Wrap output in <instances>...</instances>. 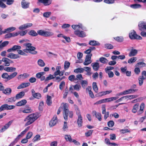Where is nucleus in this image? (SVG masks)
I'll use <instances>...</instances> for the list:
<instances>
[{
    "label": "nucleus",
    "mask_w": 146,
    "mask_h": 146,
    "mask_svg": "<svg viewBox=\"0 0 146 146\" xmlns=\"http://www.w3.org/2000/svg\"><path fill=\"white\" fill-rule=\"evenodd\" d=\"M8 57L11 59H17L20 57L19 55L18 54H15L13 53H10L7 56Z\"/></svg>",
    "instance_id": "nucleus-18"
},
{
    "label": "nucleus",
    "mask_w": 146,
    "mask_h": 146,
    "mask_svg": "<svg viewBox=\"0 0 146 146\" xmlns=\"http://www.w3.org/2000/svg\"><path fill=\"white\" fill-rule=\"evenodd\" d=\"M120 132L121 133L124 134L127 133H130V130L127 129H124L121 130Z\"/></svg>",
    "instance_id": "nucleus-50"
},
{
    "label": "nucleus",
    "mask_w": 146,
    "mask_h": 146,
    "mask_svg": "<svg viewBox=\"0 0 146 146\" xmlns=\"http://www.w3.org/2000/svg\"><path fill=\"white\" fill-rule=\"evenodd\" d=\"M139 104H136L133 106L132 110V112L133 113H135L138 109Z\"/></svg>",
    "instance_id": "nucleus-38"
},
{
    "label": "nucleus",
    "mask_w": 146,
    "mask_h": 146,
    "mask_svg": "<svg viewBox=\"0 0 146 146\" xmlns=\"http://www.w3.org/2000/svg\"><path fill=\"white\" fill-rule=\"evenodd\" d=\"M51 13L50 12H45L43 13V16L45 17L48 18L50 16Z\"/></svg>",
    "instance_id": "nucleus-57"
},
{
    "label": "nucleus",
    "mask_w": 146,
    "mask_h": 146,
    "mask_svg": "<svg viewBox=\"0 0 146 146\" xmlns=\"http://www.w3.org/2000/svg\"><path fill=\"white\" fill-rule=\"evenodd\" d=\"M92 88L91 87L88 86L86 89V90H88L90 97L92 98H94V96L92 92L91 91Z\"/></svg>",
    "instance_id": "nucleus-23"
},
{
    "label": "nucleus",
    "mask_w": 146,
    "mask_h": 146,
    "mask_svg": "<svg viewBox=\"0 0 146 146\" xmlns=\"http://www.w3.org/2000/svg\"><path fill=\"white\" fill-rule=\"evenodd\" d=\"M78 110V111L76 112V114L78 115V119L77 121V123L79 127H80L82 126V116L81 115L80 110Z\"/></svg>",
    "instance_id": "nucleus-6"
},
{
    "label": "nucleus",
    "mask_w": 146,
    "mask_h": 146,
    "mask_svg": "<svg viewBox=\"0 0 146 146\" xmlns=\"http://www.w3.org/2000/svg\"><path fill=\"white\" fill-rule=\"evenodd\" d=\"M36 115L33 113L27 116L25 118L24 121H27L25 124V126H27L33 123L37 118Z\"/></svg>",
    "instance_id": "nucleus-3"
},
{
    "label": "nucleus",
    "mask_w": 146,
    "mask_h": 146,
    "mask_svg": "<svg viewBox=\"0 0 146 146\" xmlns=\"http://www.w3.org/2000/svg\"><path fill=\"white\" fill-rule=\"evenodd\" d=\"M28 34L33 36H36L39 35L44 37H49L54 35L53 33L52 32L44 31L43 30H38L37 31V33L35 30H31L28 33Z\"/></svg>",
    "instance_id": "nucleus-1"
},
{
    "label": "nucleus",
    "mask_w": 146,
    "mask_h": 146,
    "mask_svg": "<svg viewBox=\"0 0 146 146\" xmlns=\"http://www.w3.org/2000/svg\"><path fill=\"white\" fill-rule=\"evenodd\" d=\"M105 47L106 48L109 49H112L113 48V46L110 44H105Z\"/></svg>",
    "instance_id": "nucleus-55"
},
{
    "label": "nucleus",
    "mask_w": 146,
    "mask_h": 146,
    "mask_svg": "<svg viewBox=\"0 0 146 146\" xmlns=\"http://www.w3.org/2000/svg\"><path fill=\"white\" fill-rule=\"evenodd\" d=\"M55 77L53 76V75H51V74H50L46 78L45 80V82H46L47 81L52 79H53Z\"/></svg>",
    "instance_id": "nucleus-44"
},
{
    "label": "nucleus",
    "mask_w": 146,
    "mask_h": 146,
    "mask_svg": "<svg viewBox=\"0 0 146 146\" xmlns=\"http://www.w3.org/2000/svg\"><path fill=\"white\" fill-rule=\"evenodd\" d=\"M63 106L62 107V109L63 110V115L64 118L65 120L67 121L68 120V117L69 114V117L72 118L73 116V113L72 111H69L68 109V104L66 103H62Z\"/></svg>",
    "instance_id": "nucleus-2"
},
{
    "label": "nucleus",
    "mask_w": 146,
    "mask_h": 146,
    "mask_svg": "<svg viewBox=\"0 0 146 146\" xmlns=\"http://www.w3.org/2000/svg\"><path fill=\"white\" fill-rule=\"evenodd\" d=\"M25 95V92L23 91H22L16 94L15 97L17 100H18L22 98Z\"/></svg>",
    "instance_id": "nucleus-24"
},
{
    "label": "nucleus",
    "mask_w": 146,
    "mask_h": 146,
    "mask_svg": "<svg viewBox=\"0 0 146 146\" xmlns=\"http://www.w3.org/2000/svg\"><path fill=\"white\" fill-rule=\"evenodd\" d=\"M84 70H85L86 72V74L88 76H90L92 74L91 72V69L90 67H84Z\"/></svg>",
    "instance_id": "nucleus-30"
},
{
    "label": "nucleus",
    "mask_w": 146,
    "mask_h": 146,
    "mask_svg": "<svg viewBox=\"0 0 146 146\" xmlns=\"http://www.w3.org/2000/svg\"><path fill=\"white\" fill-rule=\"evenodd\" d=\"M138 96L137 95H131L126 96V98L127 99L129 98V99H133L136 98L138 97Z\"/></svg>",
    "instance_id": "nucleus-47"
},
{
    "label": "nucleus",
    "mask_w": 146,
    "mask_h": 146,
    "mask_svg": "<svg viewBox=\"0 0 146 146\" xmlns=\"http://www.w3.org/2000/svg\"><path fill=\"white\" fill-rule=\"evenodd\" d=\"M1 77L3 79H7V80H10L9 76L7 73H3L1 75Z\"/></svg>",
    "instance_id": "nucleus-34"
},
{
    "label": "nucleus",
    "mask_w": 146,
    "mask_h": 146,
    "mask_svg": "<svg viewBox=\"0 0 146 146\" xmlns=\"http://www.w3.org/2000/svg\"><path fill=\"white\" fill-rule=\"evenodd\" d=\"M17 100L15 97L10 98L8 99V102H14Z\"/></svg>",
    "instance_id": "nucleus-63"
},
{
    "label": "nucleus",
    "mask_w": 146,
    "mask_h": 146,
    "mask_svg": "<svg viewBox=\"0 0 146 146\" xmlns=\"http://www.w3.org/2000/svg\"><path fill=\"white\" fill-rule=\"evenodd\" d=\"M13 122V120H11L8 122L1 129V132H3L8 129L11 125Z\"/></svg>",
    "instance_id": "nucleus-12"
},
{
    "label": "nucleus",
    "mask_w": 146,
    "mask_h": 146,
    "mask_svg": "<svg viewBox=\"0 0 146 146\" xmlns=\"http://www.w3.org/2000/svg\"><path fill=\"white\" fill-rule=\"evenodd\" d=\"M99 60L101 63L103 64H105L108 62V60L106 58L103 57L100 58Z\"/></svg>",
    "instance_id": "nucleus-48"
},
{
    "label": "nucleus",
    "mask_w": 146,
    "mask_h": 146,
    "mask_svg": "<svg viewBox=\"0 0 146 146\" xmlns=\"http://www.w3.org/2000/svg\"><path fill=\"white\" fill-rule=\"evenodd\" d=\"M29 2L26 0H22L21 2V5L22 8L24 9H27L29 7Z\"/></svg>",
    "instance_id": "nucleus-8"
},
{
    "label": "nucleus",
    "mask_w": 146,
    "mask_h": 146,
    "mask_svg": "<svg viewBox=\"0 0 146 146\" xmlns=\"http://www.w3.org/2000/svg\"><path fill=\"white\" fill-rule=\"evenodd\" d=\"M118 98V97H112L108 98H106L103 99L101 100V102L102 103H104L106 102H110L113 100H116Z\"/></svg>",
    "instance_id": "nucleus-10"
},
{
    "label": "nucleus",
    "mask_w": 146,
    "mask_h": 146,
    "mask_svg": "<svg viewBox=\"0 0 146 146\" xmlns=\"http://www.w3.org/2000/svg\"><path fill=\"white\" fill-rule=\"evenodd\" d=\"M114 122L112 120H110L108 123V125L109 127H112L114 125Z\"/></svg>",
    "instance_id": "nucleus-60"
},
{
    "label": "nucleus",
    "mask_w": 146,
    "mask_h": 146,
    "mask_svg": "<svg viewBox=\"0 0 146 146\" xmlns=\"http://www.w3.org/2000/svg\"><path fill=\"white\" fill-rule=\"evenodd\" d=\"M137 89H129L125 90L124 91L125 95L133 93L135 92H137Z\"/></svg>",
    "instance_id": "nucleus-26"
},
{
    "label": "nucleus",
    "mask_w": 146,
    "mask_h": 146,
    "mask_svg": "<svg viewBox=\"0 0 146 146\" xmlns=\"http://www.w3.org/2000/svg\"><path fill=\"white\" fill-rule=\"evenodd\" d=\"M145 78H144L143 76H140L138 78L139 83L140 86H141L143 82V80Z\"/></svg>",
    "instance_id": "nucleus-32"
},
{
    "label": "nucleus",
    "mask_w": 146,
    "mask_h": 146,
    "mask_svg": "<svg viewBox=\"0 0 146 146\" xmlns=\"http://www.w3.org/2000/svg\"><path fill=\"white\" fill-rule=\"evenodd\" d=\"M7 104L3 105L0 107V112L5 110H7Z\"/></svg>",
    "instance_id": "nucleus-52"
},
{
    "label": "nucleus",
    "mask_w": 146,
    "mask_h": 146,
    "mask_svg": "<svg viewBox=\"0 0 146 146\" xmlns=\"http://www.w3.org/2000/svg\"><path fill=\"white\" fill-rule=\"evenodd\" d=\"M8 41H5L3 42L2 43L0 44V48L2 49L3 47L9 44Z\"/></svg>",
    "instance_id": "nucleus-42"
},
{
    "label": "nucleus",
    "mask_w": 146,
    "mask_h": 146,
    "mask_svg": "<svg viewBox=\"0 0 146 146\" xmlns=\"http://www.w3.org/2000/svg\"><path fill=\"white\" fill-rule=\"evenodd\" d=\"M91 66L92 67L93 70L96 71H97L100 68L99 64L97 62L92 63Z\"/></svg>",
    "instance_id": "nucleus-15"
},
{
    "label": "nucleus",
    "mask_w": 146,
    "mask_h": 146,
    "mask_svg": "<svg viewBox=\"0 0 146 146\" xmlns=\"http://www.w3.org/2000/svg\"><path fill=\"white\" fill-rule=\"evenodd\" d=\"M115 0H104V2L107 4H111L114 3Z\"/></svg>",
    "instance_id": "nucleus-51"
},
{
    "label": "nucleus",
    "mask_w": 146,
    "mask_h": 146,
    "mask_svg": "<svg viewBox=\"0 0 146 146\" xmlns=\"http://www.w3.org/2000/svg\"><path fill=\"white\" fill-rule=\"evenodd\" d=\"M74 88L75 90L78 91L81 88V87L80 85L76 84L74 86Z\"/></svg>",
    "instance_id": "nucleus-64"
},
{
    "label": "nucleus",
    "mask_w": 146,
    "mask_h": 146,
    "mask_svg": "<svg viewBox=\"0 0 146 146\" xmlns=\"http://www.w3.org/2000/svg\"><path fill=\"white\" fill-rule=\"evenodd\" d=\"M21 47L20 46L15 45L13 46V47L11 48L8 49L7 51L8 52H11L12 51H15L17 49H21Z\"/></svg>",
    "instance_id": "nucleus-19"
},
{
    "label": "nucleus",
    "mask_w": 146,
    "mask_h": 146,
    "mask_svg": "<svg viewBox=\"0 0 146 146\" xmlns=\"http://www.w3.org/2000/svg\"><path fill=\"white\" fill-rule=\"evenodd\" d=\"M74 34L80 37H84L86 36V34L83 31H80L79 30H76L74 32Z\"/></svg>",
    "instance_id": "nucleus-9"
},
{
    "label": "nucleus",
    "mask_w": 146,
    "mask_h": 146,
    "mask_svg": "<svg viewBox=\"0 0 146 146\" xmlns=\"http://www.w3.org/2000/svg\"><path fill=\"white\" fill-rule=\"evenodd\" d=\"M40 136L39 135H36L33 138V141L34 142H35L38 140H40Z\"/></svg>",
    "instance_id": "nucleus-46"
},
{
    "label": "nucleus",
    "mask_w": 146,
    "mask_h": 146,
    "mask_svg": "<svg viewBox=\"0 0 146 146\" xmlns=\"http://www.w3.org/2000/svg\"><path fill=\"white\" fill-rule=\"evenodd\" d=\"M93 130H89L87 132L85 133V136L86 137H88L91 136L93 133Z\"/></svg>",
    "instance_id": "nucleus-53"
},
{
    "label": "nucleus",
    "mask_w": 146,
    "mask_h": 146,
    "mask_svg": "<svg viewBox=\"0 0 146 146\" xmlns=\"http://www.w3.org/2000/svg\"><path fill=\"white\" fill-rule=\"evenodd\" d=\"M30 85V84L29 82L22 83L18 86L17 89H20L22 88H23L29 86Z\"/></svg>",
    "instance_id": "nucleus-16"
},
{
    "label": "nucleus",
    "mask_w": 146,
    "mask_h": 146,
    "mask_svg": "<svg viewBox=\"0 0 146 146\" xmlns=\"http://www.w3.org/2000/svg\"><path fill=\"white\" fill-rule=\"evenodd\" d=\"M68 94V87H66L65 89V92L63 94V98L64 99H65L67 97V95Z\"/></svg>",
    "instance_id": "nucleus-54"
},
{
    "label": "nucleus",
    "mask_w": 146,
    "mask_h": 146,
    "mask_svg": "<svg viewBox=\"0 0 146 146\" xmlns=\"http://www.w3.org/2000/svg\"><path fill=\"white\" fill-rule=\"evenodd\" d=\"M130 7L134 9H136L140 8L141 7V5L138 4H134L131 5Z\"/></svg>",
    "instance_id": "nucleus-33"
},
{
    "label": "nucleus",
    "mask_w": 146,
    "mask_h": 146,
    "mask_svg": "<svg viewBox=\"0 0 146 146\" xmlns=\"http://www.w3.org/2000/svg\"><path fill=\"white\" fill-rule=\"evenodd\" d=\"M27 102L26 100L23 99L17 102L16 104V106H24L26 104Z\"/></svg>",
    "instance_id": "nucleus-17"
},
{
    "label": "nucleus",
    "mask_w": 146,
    "mask_h": 146,
    "mask_svg": "<svg viewBox=\"0 0 146 146\" xmlns=\"http://www.w3.org/2000/svg\"><path fill=\"white\" fill-rule=\"evenodd\" d=\"M33 97L35 98L40 99L41 97V94L39 93H36L35 94Z\"/></svg>",
    "instance_id": "nucleus-56"
},
{
    "label": "nucleus",
    "mask_w": 146,
    "mask_h": 146,
    "mask_svg": "<svg viewBox=\"0 0 146 146\" xmlns=\"http://www.w3.org/2000/svg\"><path fill=\"white\" fill-rule=\"evenodd\" d=\"M70 64L69 62L66 61L64 62V69L65 70L68 69L69 67Z\"/></svg>",
    "instance_id": "nucleus-49"
},
{
    "label": "nucleus",
    "mask_w": 146,
    "mask_h": 146,
    "mask_svg": "<svg viewBox=\"0 0 146 146\" xmlns=\"http://www.w3.org/2000/svg\"><path fill=\"white\" fill-rule=\"evenodd\" d=\"M65 85V82L64 81H62L60 84L59 86V89L61 90H62L64 86Z\"/></svg>",
    "instance_id": "nucleus-58"
},
{
    "label": "nucleus",
    "mask_w": 146,
    "mask_h": 146,
    "mask_svg": "<svg viewBox=\"0 0 146 146\" xmlns=\"http://www.w3.org/2000/svg\"><path fill=\"white\" fill-rule=\"evenodd\" d=\"M69 80L71 82H74L75 83L78 82V81L76 82L77 80V78H75V76L74 75H71L68 78Z\"/></svg>",
    "instance_id": "nucleus-29"
},
{
    "label": "nucleus",
    "mask_w": 146,
    "mask_h": 146,
    "mask_svg": "<svg viewBox=\"0 0 146 146\" xmlns=\"http://www.w3.org/2000/svg\"><path fill=\"white\" fill-rule=\"evenodd\" d=\"M17 72H14L9 75L10 80L15 77L17 75Z\"/></svg>",
    "instance_id": "nucleus-61"
},
{
    "label": "nucleus",
    "mask_w": 146,
    "mask_h": 146,
    "mask_svg": "<svg viewBox=\"0 0 146 146\" xmlns=\"http://www.w3.org/2000/svg\"><path fill=\"white\" fill-rule=\"evenodd\" d=\"M89 44L90 45L96 46L99 45L100 43L98 42L95 40H91L89 41Z\"/></svg>",
    "instance_id": "nucleus-28"
},
{
    "label": "nucleus",
    "mask_w": 146,
    "mask_h": 146,
    "mask_svg": "<svg viewBox=\"0 0 146 146\" xmlns=\"http://www.w3.org/2000/svg\"><path fill=\"white\" fill-rule=\"evenodd\" d=\"M114 38L116 41L119 42H122L124 40V38L123 36H117L114 37Z\"/></svg>",
    "instance_id": "nucleus-37"
},
{
    "label": "nucleus",
    "mask_w": 146,
    "mask_h": 146,
    "mask_svg": "<svg viewBox=\"0 0 146 146\" xmlns=\"http://www.w3.org/2000/svg\"><path fill=\"white\" fill-rule=\"evenodd\" d=\"M105 95L104 91L99 92L96 94V96L97 97H100Z\"/></svg>",
    "instance_id": "nucleus-62"
},
{
    "label": "nucleus",
    "mask_w": 146,
    "mask_h": 146,
    "mask_svg": "<svg viewBox=\"0 0 146 146\" xmlns=\"http://www.w3.org/2000/svg\"><path fill=\"white\" fill-rule=\"evenodd\" d=\"M38 63L40 66L42 67H44L45 65V63L42 59H39L38 61Z\"/></svg>",
    "instance_id": "nucleus-40"
},
{
    "label": "nucleus",
    "mask_w": 146,
    "mask_h": 146,
    "mask_svg": "<svg viewBox=\"0 0 146 146\" xmlns=\"http://www.w3.org/2000/svg\"><path fill=\"white\" fill-rule=\"evenodd\" d=\"M23 45L26 46V48L29 49V50H30L31 52H32V51L36 54L37 53V52L35 50L36 48L32 46V44L31 43H25Z\"/></svg>",
    "instance_id": "nucleus-5"
},
{
    "label": "nucleus",
    "mask_w": 146,
    "mask_h": 146,
    "mask_svg": "<svg viewBox=\"0 0 146 146\" xmlns=\"http://www.w3.org/2000/svg\"><path fill=\"white\" fill-rule=\"evenodd\" d=\"M51 99L52 98L50 96L48 95L47 96L46 103L48 106H50L52 103Z\"/></svg>",
    "instance_id": "nucleus-31"
},
{
    "label": "nucleus",
    "mask_w": 146,
    "mask_h": 146,
    "mask_svg": "<svg viewBox=\"0 0 146 146\" xmlns=\"http://www.w3.org/2000/svg\"><path fill=\"white\" fill-rule=\"evenodd\" d=\"M65 138L66 141H69L70 142H72L71 136L70 135H65Z\"/></svg>",
    "instance_id": "nucleus-43"
},
{
    "label": "nucleus",
    "mask_w": 146,
    "mask_h": 146,
    "mask_svg": "<svg viewBox=\"0 0 146 146\" xmlns=\"http://www.w3.org/2000/svg\"><path fill=\"white\" fill-rule=\"evenodd\" d=\"M39 3H43L44 6H48L51 4L52 2L51 0H38Z\"/></svg>",
    "instance_id": "nucleus-14"
},
{
    "label": "nucleus",
    "mask_w": 146,
    "mask_h": 146,
    "mask_svg": "<svg viewBox=\"0 0 146 146\" xmlns=\"http://www.w3.org/2000/svg\"><path fill=\"white\" fill-rule=\"evenodd\" d=\"M145 107V104L144 103H141V104L138 113L139 114L142 113L143 111V109Z\"/></svg>",
    "instance_id": "nucleus-36"
},
{
    "label": "nucleus",
    "mask_w": 146,
    "mask_h": 146,
    "mask_svg": "<svg viewBox=\"0 0 146 146\" xmlns=\"http://www.w3.org/2000/svg\"><path fill=\"white\" fill-rule=\"evenodd\" d=\"M33 24L32 23H27L25 24L20 26L19 27V29L20 30L25 29L31 27L33 26Z\"/></svg>",
    "instance_id": "nucleus-13"
},
{
    "label": "nucleus",
    "mask_w": 146,
    "mask_h": 146,
    "mask_svg": "<svg viewBox=\"0 0 146 146\" xmlns=\"http://www.w3.org/2000/svg\"><path fill=\"white\" fill-rule=\"evenodd\" d=\"M33 112V110L29 105H26L24 108V109L22 111L23 113H31Z\"/></svg>",
    "instance_id": "nucleus-7"
},
{
    "label": "nucleus",
    "mask_w": 146,
    "mask_h": 146,
    "mask_svg": "<svg viewBox=\"0 0 146 146\" xmlns=\"http://www.w3.org/2000/svg\"><path fill=\"white\" fill-rule=\"evenodd\" d=\"M92 88L94 91L96 93L98 92V88L96 82H94L92 84Z\"/></svg>",
    "instance_id": "nucleus-41"
},
{
    "label": "nucleus",
    "mask_w": 146,
    "mask_h": 146,
    "mask_svg": "<svg viewBox=\"0 0 146 146\" xmlns=\"http://www.w3.org/2000/svg\"><path fill=\"white\" fill-rule=\"evenodd\" d=\"M138 51L135 49H131L129 52V56L132 57L135 56L137 53Z\"/></svg>",
    "instance_id": "nucleus-20"
},
{
    "label": "nucleus",
    "mask_w": 146,
    "mask_h": 146,
    "mask_svg": "<svg viewBox=\"0 0 146 146\" xmlns=\"http://www.w3.org/2000/svg\"><path fill=\"white\" fill-rule=\"evenodd\" d=\"M139 29L141 31H143L145 29H146V24L145 23H141L139 24Z\"/></svg>",
    "instance_id": "nucleus-25"
},
{
    "label": "nucleus",
    "mask_w": 146,
    "mask_h": 146,
    "mask_svg": "<svg viewBox=\"0 0 146 146\" xmlns=\"http://www.w3.org/2000/svg\"><path fill=\"white\" fill-rule=\"evenodd\" d=\"M93 113L95 116L98 119V120L100 121L102 120L101 115L100 113H97L96 111H93Z\"/></svg>",
    "instance_id": "nucleus-27"
},
{
    "label": "nucleus",
    "mask_w": 146,
    "mask_h": 146,
    "mask_svg": "<svg viewBox=\"0 0 146 146\" xmlns=\"http://www.w3.org/2000/svg\"><path fill=\"white\" fill-rule=\"evenodd\" d=\"M3 93L7 95H9L11 94L12 92V90L10 88H7L3 90L2 91Z\"/></svg>",
    "instance_id": "nucleus-22"
},
{
    "label": "nucleus",
    "mask_w": 146,
    "mask_h": 146,
    "mask_svg": "<svg viewBox=\"0 0 146 146\" xmlns=\"http://www.w3.org/2000/svg\"><path fill=\"white\" fill-rule=\"evenodd\" d=\"M129 38L131 39H139L141 40L142 38L139 35H137L134 30H133L129 34Z\"/></svg>",
    "instance_id": "nucleus-4"
},
{
    "label": "nucleus",
    "mask_w": 146,
    "mask_h": 146,
    "mask_svg": "<svg viewBox=\"0 0 146 146\" xmlns=\"http://www.w3.org/2000/svg\"><path fill=\"white\" fill-rule=\"evenodd\" d=\"M20 136H19L18 135L17 137L15 138V140L12 142L10 145H13L14 144H15V143H16L17 141H18L19 138Z\"/></svg>",
    "instance_id": "nucleus-59"
},
{
    "label": "nucleus",
    "mask_w": 146,
    "mask_h": 146,
    "mask_svg": "<svg viewBox=\"0 0 146 146\" xmlns=\"http://www.w3.org/2000/svg\"><path fill=\"white\" fill-rule=\"evenodd\" d=\"M84 71V69L82 68H78L74 70V72L76 73H83Z\"/></svg>",
    "instance_id": "nucleus-35"
},
{
    "label": "nucleus",
    "mask_w": 146,
    "mask_h": 146,
    "mask_svg": "<svg viewBox=\"0 0 146 146\" xmlns=\"http://www.w3.org/2000/svg\"><path fill=\"white\" fill-rule=\"evenodd\" d=\"M81 84L82 87L84 89L88 85V82L86 80H82L81 82Z\"/></svg>",
    "instance_id": "nucleus-39"
},
{
    "label": "nucleus",
    "mask_w": 146,
    "mask_h": 146,
    "mask_svg": "<svg viewBox=\"0 0 146 146\" xmlns=\"http://www.w3.org/2000/svg\"><path fill=\"white\" fill-rule=\"evenodd\" d=\"M57 121V116L54 115L53 118L50 121L49 124L50 127L54 126Z\"/></svg>",
    "instance_id": "nucleus-11"
},
{
    "label": "nucleus",
    "mask_w": 146,
    "mask_h": 146,
    "mask_svg": "<svg viewBox=\"0 0 146 146\" xmlns=\"http://www.w3.org/2000/svg\"><path fill=\"white\" fill-rule=\"evenodd\" d=\"M137 58L136 57H133L129 59L128 61V62L129 63L131 64L134 62L136 61Z\"/></svg>",
    "instance_id": "nucleus-45"
},
{
    "label": "nucleus",
    "mask_w": 146,
    "mask_h": 146,
    "mask_svg": "<svg viewBox=\"0 0 146 146\" xmlns=\"http://www.w3.org/2000/svg\"><path fill=\"white\" fill-rule=\"evenodd\" d=\"M2 61L5 63V66H9L10 63L12 62L11 60L6 58H2Z\"/></svg>",
    "instance_id": "nucleus-21"
}]
</instances>
